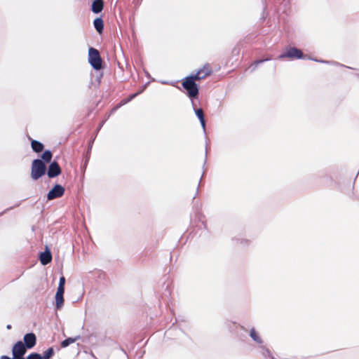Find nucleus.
<instances>
[{
  "mask_svg": "<svg viewBox=\"0 0 359 359\" xmlns=\"http://www.w3.org/2000/svg\"><path fill=\"white\" fill-rule=\"evenodd\" d=\"M46 165L41 159H34L32 163L31 177L37 180L46 174Z\"/></svg>",
  "mask_w": 359,
  "mask_h": 359,
  "instance_id": "1",
  "label": "nucleus"
},
{
  "mask_svg": "<svg viewBox=\"0 0 359 359\" xmlns=\"http://www.w3.org/2000/svg\"><path fill=\"white\" fill-rule=\"evenodd\" d=\"M88 62L95 70H100L102 68V60L100 55L99 51L90 48L88 50Z\"/></svg>",
  "mask_w": 359,
  "mask_h": 359,
  "instance_id": "2",
  "label": "nucleus"
},
{
  "mask_svg": "<svg viewBox=\"0 0 359 359\" xmlns=\"http://www.w3.org/2000/svg\"><path fill=\"white\" fill-rule=\"evenodd\" d=\"M182 86L187 91V95L191 100H193L194 98L198 97V87L196 82L186 77L182 82Z\"/></svg>",
  "mask_w": 359,
  "mask_h": 359,
  "instance_id": "3",
  "label": "nucleus"
},
{
  "mask_svg": "<svg viewBox=\"0 0 359 359\" xmlns=\"http://www.w3.org/2000/svg\"><path fill=\"white\" fill-rule=\"evenodd\" d=\"M285 57H288V58H291V59L304 58L302 51L300 49H298L295 47H292V48H288L285 53H283L278 56V59H283Z\"/></svg>",
  "mask_w": 359,
  "mask_h": 359,
  "instance_id": "4",
  "label": "nucleus"
},
{
  "mask_svg": "<svg viewBox=\"0 0 359 359\" xmlns=\"http://www.w3.org/2000/svg\"><path fill=\"white\" fill-rule=\"evenodd\" d=\"M27 351L26 346L23 342L18 341L13 347L12 353L14 358L16 359H25L23 356Z\"/></svg>",
  "mask_w": 359,
  "mask_h": 359,
  "instance_id": "5",
  "label": "nucleus"
},
{
  "mask_svg": "<svg viewBox=\"0 0 359 359\" xmlns=\"http://www.w3.org/2000/svg\"><path fill=\"white\" fill-rule=\"evenodd\" d=\"M65 194V188L60 184H55L48 193L47 199L52 201L53 199L62 196Z\"/></svg>",
  "mask_w": 359,
  "mask_h": 359,
  "instance_id": "6",
  "label": "nucleus"
},
{
  "mask_svg": "<svg viewBox=\"0 0 359 359\" xmlns=\"http://www.w3.org/2000/svg\"><path fill=\"white\" fill-rule=\"evenodd\" d=\"M61 172L62 170L58 163L54 161L48 165L47 175L49 178H54L60 175Z\"/></svg>",
  "mask_w": 359,
  "mask_h": 359,
  "instance_id": "7",
  "label": "nucleus"
},
{
  "mask_svg": "<svg viewBox=\"0 0 359 359\" xmlns=\"http://www.w3.org/2000/svg\"><path fill=\"white\" fill-rule=\"evenodd\" d=\"M24 345L26 346L27 348H33L36 343V335L31 332L27 333L24 336Z\"/></svg>",
  "mask_w": 359,
  "mask_h": 359,
  "instance_id": "8",
  "label": "nucleus"
},
{
  "mask_svg": "<svg viewBox=\"0 0 359 359\" xmlns=\"http://www.w3.org/2000/svg\"><path fill=\"white\" fill-rule=\"evenodd\" d=\"M191 104H192L193 109L194 110L195 114L199 119L201 126H202L203 130L205 131V115H204L203 110L201 108L196 109L195 103H194V100H191Z\"/></svg>",
  "mask_w": 359,
  "mask_h": 359,
  "instance_id": "9",
  "label": "nucleus"
},
{
  "mask_svg": "<svg viewBox=\"0 0 359 359\" xmlns=\"http://www.w3.org/2000/svg\"><path fill=\"white\" fill-rule=\"evenodd\" d=\"M40 262L43 265H46L50 263L52 260V255L50 251L46 248V250L41 252L39 256Z\"/></svg>",
  "mask_w": 359,
  "mask_h": 359,
  "instance_id": "10",
  "label": "nucleus"
},
{
  "mask_svg": "<svg viewBox=\"0 0 359 359\" xmlns=\"http://www.w3.org/2000/svg\"><path fill=\"white\" fill-rule=\"evenodd\" d=\"M104 8L103 0H93L91 5V11L93 13L97 14L102 12Z\"/></svg>",
  "mask_w": 359,
  "mask_h": 359,
  "instance_id": "11",
  "label": "nucleus"
},
{
  "mask_svg": "<svg viewBox=\"0 0 359 359\" xmlns=\"http://www.w3.org/2000/svg\"><path fill=\"white\" fill-rule=\"evenodd\" d=\"M93 25L95 29L99 34H101L103 32L104 22L101 18H97L95 19L93 21Z\"/></svg>",
  "mask_w": 359,
  "mask_h": 359,
  "instance_id": "12",
  "label": "nucleus"
},
{
  "mask_svg": "<svg viewBox=\"0 0 359 359\" xmlns=\"http://www.w3.org/2000/svg\"><path fill=\"white\" fill-rule=\"evenodd\" d=\"M31 147L32 150L36 153H39L43 149V144L37 140H32Z\"/></svg>",
  "mask_w": 359,
  "mask_h": 359,
  "instance_id": "13",
  "label": "nucleus"
},
{
  "mask_svg": "<svg viewBox=\"0 0 359 359\" xmlns=\"http://www.w3.org/2000/svg\"><path fill=\"white\" fill-rule=\"evenodd\" d=\"M203 71H198L196 74H192L187 78L189 80H192L194 82L204 79V75L202 74Z\"/></svg>",
  "mask_w": 359,
  "mask_h": 359,
  "instance_id": "14",
  "label": "nucleus"
},
{
  "mask_svg": "<svg viewBox=\"0 0 359 359\" xmlns=\"http://www.w3.org/2000/svg\"><path fill=\"white\" fill-rule=\"evenodd\" d=\"M53 157V154L50 150H46L41 155V160L44 163H50Z\"/></svg>",
  "mask_w": 359,
  "mask_h": 359,
  "instance_id": "15",
  "label": "nucleus"
},
{
  "mask_svg": "<svg viewBox=\"0 0 359 359\" xmlns=\"http://www.w3.org/2000/svg\"><path fill=\"white\" fill-rule=\"evenodd\" d=\"M250 337L257 343L262 344V340L261 337L258 335L254 328H252L250 332Z\"/></svg>",
  "mask_w": 359,
  "mask_h": 359,
  "instance_id": "16",
  "label": "nucleus"
},
{
  "mask_svg": "<svg viewBox=\"0 0 359 359\" xmlns=\"http://www.w3.org/2000/svg\"><path fill=\"white\" fill-rule=\"evenodd\" d=\"M64 304V297L63 295L56 294H55V307L57 309H60L62 308Z\"/></svg>",
  "mask_w": 359,
  "mask_h": 359,
  "instance_id": "17",
  "label": "nucleus"
},
{
  "mask_svg": "<svg viewBox=\"0 0 359 359\" xmlns=\"http://www.w3.org/2000/svg\"><path fill=\"white\" fill-rule=\"evenodd\" d=\"M142 91L137 92L136 93L130 95L126 100H123L122 103L120 104V105L116 106L115 108L112 109V111H115L117 108H118L121 105L125 104L129 102H130L133 99H134L136 96H137L139 94H140Z\"/></svg>",
  "mask_w": 359,
  "mask_h": 359,
  "instance_id": "18",
  "label": "nucleus"
},
{
  "mask_svg": "<svg viewBox=\"0 0 359 359\" xmlns=\"http://www.w3.org/2000/svg\"><path fill=\"white\" fill-rule=\"evenodd\" d=\"M79 338H80V337H76L75 338H72V337L67 338L62 341L61 346H62V347L65 348V347L68 346L69 345H70L71 344L75 342L76 340Z\"/></svg>",
  "mask_w": 359,
  "mask_h": 359,
  "instance_id": "19",
  "label": "nucleus"
},
{
  "mask_svg": "<svg viewBox=\"0 0 359 359\" xmlns=\"http://www.w3.org/2000/svg\"><path fill=\"white\" fill-rule=\"evenodd\" d=\"M198 71H203V75H204V78H205L206 76L210 75L212 72L210 65L208 64L207 65H205L203 66V67L201 69H199Z\"/></svg>",
  "mask_w": 359,
  "mask_h": 359,
  "instance_id": "20",
  "label": "nucleus"
},
{
  "mask_svg": "<svg viewBox=\"0 0 359 359\" xmlns=\"http://www.w3.org/2000/svg\"><path fill=\"white\" fill-rule=\"evenodd\" d=\"M54 355V350L52 347L48 348L42 356L43 359H50Z\"/></svg>",
  "mask_w": 359,
  "mask_h": 359,
  "instance_id": "21",
  "label": "nucleus"
},
{
  "mask_svg": "<svg viewBox=\"0 0 359 359\" xmlns=\"http://www.w3.org/2000/svg\"><path fill=\"white\" fill-rule=\"evenodd\" d=\"M270 60H271V58H266V59L258 60L255 61V62L250 66V67H252V71L255 70L258 65L262 64V63H263L266 61Z\"/></svg>",
  "mask_w": 359,
  "mask_h": 359,
  "instance_id": "22",
  "label": "nucleus"
},
{
  "mask_svg": "<svg viewBox=\"0 0 359 359\" xmlns=\"http://www.w3.org/2000/svg\"><path fill=\"white\" fill-rule=\"evenodd\" d=\"M25 359H43L42 356L38 353H30Z\"/></svg>",
  "mask_w": 359,
  "mask_h": 359,
  "instance_id": "23",
  "label": "nucleus"
},
{
  "mask_svg": "<svg viewBox=\"0 0 359 359\" xmlns=\"http://www.w3.org/2000/svg\"><path fill=\"white\" fill-rule=\"evenodd\" d=\"M311 60H313L316 62H321V63H326V64H334L336 65H339V64H338L337 62H330V61H326V60H316V59H313V58H309Z\"/></svg>",
  "mask_w": 359,
  "mask_h": 359,
  "instance_id": "24",
  "label": "nucleus"
},
{
  "mask_svg": "<svg viewBox=\"0 0 359 359\" xmlns=\"http://www.w3.org/2000/svg\"><path fill=\"white\" fill-rule=\"evenodd\" d=\"M65 287L58 286L56 294L64 295Z\"/></svg>",
  "mask_w": 359,
  "mask_h": 359,
  "instance_id": "25",
  "label": "nucleus"
},
{
  "mask_svg": "<svg viewBox=\"0 0 359 359\" xmlns=\"http://www.w3.org/2000/svg\"><path fill=\"white\" fill-rule=\"evenodd\" d=\"M65 278L64 276H61L60 278L58 286L65 287Z\"/></svg>",
  "mask_w": 359,
  "mask_h": 359,
  "instance_id": "26",
  "label": "nucleus"
},
{
  "mask_svg": "<svg viewBox=\"0 0 359 359\" xmlns=\"http://www.w3.org/2000/svg\"><path fill=\"white\" fill-rule=\"evenodd\" d=\"M250 241L248 240H246V239H243V240H241V244L243 245H248L249 244Z\"/></svg>",
  "mask_w": 359,
  "mask_h": 359,
  "instance_id": "27",
  "label": "nucleus"
},
{
  "mask_svg": "<svg viewBox=\"0 0 359 359\" xmlns=\"http://www.w3.org/2000/svg\"><path fill=\"white\" fill-rule=\"evenodd\" d=\"M0 359H16V358H14L13 357L11 358H10V357H8L7 355H3V356L1 357Z\"/></svg>",
  "mask_w": 359,
  "mask_h": 359,
  "instance_id": "28",
  "label": "nucleus"
},
{
  "mask_svg": "<svg viewBox=\"0 0 359 359\" xmlns=\"http://www.w3.org/2000/svg\"><path fill=\"white\" fill-rule=\"evenodd\" d=\"M6 327H7V329H8V330H9V329H11V325H8Z\"/></svg>",
  "mask_w": 359,
  "mask_h": 359,
  "instance_id": "29",
  "label": "nucleus"
},
{
  "mask_svg": "<svg viewBox=\"0 0 359 359\" xmlns=\"http://www.w3.org/2000/svg\"><path fill=\"white\" fill-rule=\"evenodd\" d=\"M161 83H162L163 84H167V83H168V82H166V81H162Z\"/></svg>",
  "mask_w": 359,
  "mask_h": 359,
  "instance_id": "30",
  "label": "nucleus"
},
{
  "mask_svg": "<svg viewBox=\"0 0 359 359\" xmlns=\"http://www.w3.org/2000/svg\"><path fill=\"white\" fill-rule=\"evenodd\" d=\"M102 124H103V123L100 124V126L99 127V128H98V129H100V128L102 126Z\"/></svg>",
  "mask_w": 359,
  "mask_h": 359,
  "instance_id": "31",
  "label": "nucleus"
},
{
  "mask_svg": "<svg viewBox=\"0 0 359 359\" xmlns=\"http://www.w3.org/2000/svg\"><path fill=\"white\" fill-rule=\"evenodd\" d=\"M358 76H359V74H358Z\"/></svg>",
  "mask_w": 359,
  "mask_h": 359,
  "instance_id": "32",
  "label": "nucleus"
}]
</instances>
